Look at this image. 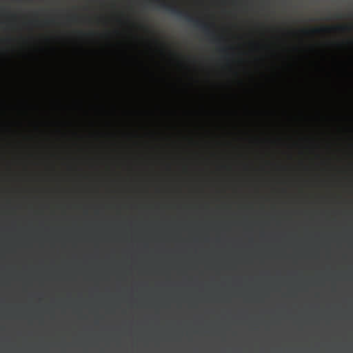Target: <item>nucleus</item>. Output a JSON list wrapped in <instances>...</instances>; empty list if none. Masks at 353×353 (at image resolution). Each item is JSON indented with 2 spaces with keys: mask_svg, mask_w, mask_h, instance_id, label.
<instances>
[{
  "mask_svg": "<svg viewBox=\"0 0 353 353\" xmlns=\"http://www.w3.org/2000/svg\"><path fill=\"white\" fill-rule=\"evenodd\" d=\"M159 6L171 14L177 16L179 18L185 19L188 22L192 23L194 27L201 29L208 37L211 39L212 43L216 46L221 59L224 61L228 59V48L225 46V40L223 37L216 35L212 29V23H208L199 19L194 18L188 12L165 2L161 3Z\"/></svg>",
  "mask_w": 353,
  "mask_h": 353,
  "instance_id": "f257e3e1",
  "label": "nucleus"
},
{
  "mask_svg": "<svg viewBox=\"0 0 353 353\" xmlns=\"http://www.w3.org/2000/svg\"><path fill=\"white\" fill-rule=\"evenodd\" d=\"M246 19L245 0H244V210H245V186L247 171V59H246ZM244 218H245L244 216ZM245 219H244L245 220Z\"/></svg>",
  "mask_w": 353,
  "mask_h": 353,
  "instance_id": "f03ea898",
  "label": "nucleus"
},
{
  "mask_svg": "<svg viewBox=\"0 0 353 353\" xmlns=\"http://www.w3.org/2000/svg\"><path fill=\"white\" fill-rule=\"evenodd\" d=\"M238 87L239 94H243V0H238Z\"/></svg>",
  "mask_w": 353,
  "mask_h": 353,
  "instance_id": "7ed1b4c3",
  "label": "nucleus"
},
{
  "mask_svg": "<svg viewBox=\"0 0 353 353\" xmlns=\"http://www.w3.org/2000/svg\"><path fill=\"white\" fill-rule=\"evenodd\" d=\"M350 29V26L347 25H341L337 26L334 27H330V26H323L320 28H314L310 30H302L301 32L304 34H309V33H320V32H328L333 30H337L340 31H347Z\"/></svg>",
  "mask_w": 353,
  "mask_h": 353,
  "instance_id": "20e7f679",
  "label": "nucleus"
},
{
  "mask_svg": "<svg viewBox=\"0 0 353 353\" xmlns=\"http://www.w3.org/2000/svg\"><path fill=\"white\" fill-rule=\"evenodd\" d=\"M256 46L259 49H262V48L266 47V46L259 43L256 44Z\"/></svg>",
  "mask_w": 353,
  "mask_h": 353,
  "instance_id": "39448f33",
  "label": "nucleus"
},
{
  "mask_svg": "<svg viewBox=\"0 0 353 353\" xmlns=\"http://www.w3.org/2000/svg\"><path fill=\"white\" fill-rule=\"evenodd\" d=\"M265 113H266V112L263 111V110H260L259 111V114L260 115H263Z\"/></svg>",
  "mask_w": 353,
  "mask_h": 353,
  "instance_id": "423d86ee",
  "label": "nucleus"
},
{
  "mask_svg": "<svg viewBox=\"0 0 353 353\" xmlns=\"http://www.w3.org/2000/svg\"><path fill=\"white\" fill-rule=\"evenodd\" d=\"M258 60L259 61H263L264 59H263V57H260V58L258 59Z\"/></svg>",
  "mask_w": 353,
  "mask_h": 353,
  "instance_id": "0eeeda50",
  "label": "nucleus"
},
{
  "mask_svg": "<svg viewBox=\"0 0 353 353\" xmlns=\"http://www.w3.org/2000/svg\"><path fill=\"white\" fill-rule=\"evenodd\" d=\"M243 261H244V262L245 261V259H243Z\"/></svg>",
  "mask_w": 353,
  "mask_h": 353,
  "instance_id": "6e6552de",
  "label": "nucleus"
},
{
  "mask_svg": "<svg viewBox=\"0 0 353 353\" xmlns=\"http://www.w3.org/2000/svg\"><path fill=\"white\" fill-rule=\"evenodd\" d=\"M243 279H244V280L245 279V276L243 277Z\"/></svg>",
  "mask_w": 353,
  "mask_h": 353,
  "instance_id": "1a4fd4ad",
  "label": "nucleus"
},
{
  "mask_svg": "<svg viewBox=\"0 0 353 353\" xmlns=\"http://www.w3.org/2000/svg\"><path fill=\"white\" fill-rule=\"evenodd\" d=\"M243 314H245V311L243 312Z\"/></svg>",
  "mask_w": 353,
  "mask_h": 353,
  "instance_id": "9d476101",
  "label": "nucleus"
},
{
  "mask_svg": "<svg viewBox=\"0 0 353 353\" xmlns=\"http://www.w3.org/2000/svg\"><path fill=\"white\" fill-rule=\"evenodd\" d=\"M245 353V352H244Z\"/></svg>",
  "mask_w": 353,
  "mask_h": 353,
  "instance_id": "9b49d317",
  "label": "nucleus"
}]
</instances>
